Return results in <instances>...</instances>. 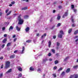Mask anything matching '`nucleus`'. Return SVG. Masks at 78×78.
Wrapping results in <instances>:
<instances>
[{"label": "nucleus", "instance_id": "obj_50", "mask_svg": "<svg viewBox=\"0 0 78 78\" xmlns=\"http://www.w3.org/2000/svg\"><path fill=\"white\" fill-rule=\"evenodd\" d=\"M53 21V17L51 18V20H50V22H52Z\"/></svg>", "mask_w": 78, "mask_h": 78}, {"label": "nucleus", "instance_id": "obj_62", "mask_svg": "<svg viewBox=\"0 0 78 78\" xmlns=\"http://www.w3.org/2000/svg\"><path fill=\"white\" fill-rule=\"evenodd\" d=\"M44 35H42L41 36V39H42V38H43V37H44Z\"/></svg>", "mask_w": 78, "mask_h": 78}, {"label": "nucleus", "instance_id": "obj_30", "mask_svg": "<svg viewBox=\"0 0 78 78\" xmlns=\"http://www.w3.org/2000/svg\"><path fill=\"white\" fill-rule=\"evenodd\" d=\"M18 76L19 77H22V75L21 73H20L18 74Z\"/></svg>", "mask_w": 78, "mask_h": 78}, {"label": "nucleus", "instance_id": "obj_25", "mask_svg": "<svg viewBox=\"0 0 78 78\" xmlns=\"http://www.w3.org/2000/svg\"><path fill=\"white\" fill-rule=\"evenodd\" d=\"M12 71V69H10L7 72V73H10Z\"/></svg>", "mask_w": 78, "mask_h": 78}, {"label": "nucleus", "instance_id": "obj_43", "mask_svg": "<svg viewBox=\"0 0 78 78\" xmlns=\"http://www.w3.org/2000/svg\"><path fill=\"white\" fill-rule=\"evenodd\" d=\"M53 76H54V78H56V74H53Z\"/></svg>", "mask_w": 78, "mask_h": 78}, {"label": "nucleus", "instance_id": "obj_58", "mask_svg": "<svg viewBox=\"0 0 78 78\" xmlns=\"http://www.w3.org/2000/svg\"><path fill=\"white\" fill-rule=\"evenodd\" d=\"M16 37V35H14L12 37L13 38H14V37Z\"/></svg>", "mask_w": 78, "mask_h": 78}, {"label": "nucleus", "instance_id": "obj_23", "mask_svg": "<svg viewBox=\"0 0 78 78\" xmlns=\"http://www.w3.org/2000/svg\"><path fill=\"white\" fill-rule=\"evenodd\" d=\"M3 73H1L0 74V77L2 78V77H3Z\"/></svg>", "mask_w": 78, "mask_h": 78}, {"label": "nucleus", "instance_id": "obj_21", "mask_svg": "<svg viewBox=\"0 0 78 78\" xmlns=\"http://www.w3.org/2000/svg\"><path fill=\"white\" fill-rule=\"evenodd\" d=\"M28 8L27 7H25L24 8L22 9V10H26V9H27Z\"/></svg>", "mask_w": 78, "mask_h": 78}, {"label": "nucleus", "instance_id": "obj_22", "mask_svg": "<svg viewBox=\"0 0 78 78\" xmlns=\"http://www.w3.org/2000/svg\"><path fill=\"white\" fill-rule=\"evenodd\" d=\"M72 29H70L69 30L68 33L69 34H70L72 32Z\"/></svg>", "mask_w": 78, "mask_h": 78}, {"label": "nucleus", "instance_id": "obj_57", "mask_svg": "<svg viewBox=\"0 0 78 78\" xmlns=\"http://www.w3.org/2000/svg\"><path fill=\"white\" fill-rule=\"evenodd\" d=\"M4 47H5V44H4L2 45V48H3Z\"/></svg>", "mask_w": 78, "mask_h": 78}, {"label": "nucleus", "instance_id": "obj_61", "mask_svg": "<svg viewBox=\"0 0 78 78\" xmlns=\"http://www.w3.org/2000/svg\"><path fill=\"white\" fill-rule=\"evenodd\" d=\"M55 12H56V10H53V13H55Z\"/></svg>", "mask_w": 78, "mask_h": 78}, {"label": "nucleus", "instance_id": "obj_36", "mask_svg": "<svg viewBox=\"0 0 78 78\" xmlns=\"http://www.w3.org/2000/svg\"><path fill=\"white\" fill-rule=\"evenodd\" d=\"M78 67V66H73V69H76V68H77Z\"/></svg>", "mask_w": 78, "mask_h": 78}, {"label": "nucleus", "instance_id": "obj_46", "mask_svg": "<svg viewBox=\"0 0 78 78\" xmlns=\"http://www.w3.org/2000/svg\"><path fill=\"white\" fill-rule=\"evenodd\" d=\"M73 10L74 11V12H76V9H73Z\"/></svg>", "mask_w": 78, "mask_h": 78}, {"label": "nucleus", "instance_id": "obj_55", "mask_svg": "<svg viewBox=\"0 0 78 78\" xmlns=\"http://www.w3.org/2000/svg\"><path fill=\"white\" fill-rule=\"evenodd\" d=\"M2 30H5V27H2Z\"/></svg>", "mask_w": 78, "mask_h": 78}, {"label": "nucleus", "instance_id": "obj_6", "mask_svg": "<svg viewBox=\"0 0 78 78\" xmlns=\"http://www.w3.org/2000/svg\"><path fill=\"white\" fill-rule=\"evenodd\" d=\"M25 30L26 32H28V31H29L30 30V27H27L26 28Z\"/></svg>", "mask_w": 78, "mask_h": 78}, {"label": "nucleus", "instance_id": "obj_1", "mask_svg": "<svg viewBox=\"0 0 78 78\" xmlns=\"http://www.w3.org/2000/svg\"><path fill=\"white\" fill-rule=\"evenodd\" d=\"M5 62V66L4 69H7L10 67V62L7 61Z\"/></svg>", "mask_w": 78, "mask_h": 78}, {"label": "nucleus", "instance_id": "obj_15", "mask_svg": "<svg viewBox=\"0 0 78 78\" xmlns=\"http://www.w3.org/2000/svg\"><path fill=\"white\" fill-rule=\"evenodd\" d=\"M69 57L68 56L66 57L64 60V61H67V60L68 59H69Z\"/></svg>", "mask_w": 78, "mask_h": 78}, {"label": "nucleus", "instance_id": "obj_3", "mask_svg": "<svg viewBox=\"0 0 78 78\" xmlns=\"http://www.w3.org/2000/svg\"><path fill=\"white\" fill-rule=\"evenodd\" d=\"M68 10H67V12H65V14L62 16V18H64L65 16H67V15H68Z\"/></svg>", "mask_w": 78, "mask_h": 78}, {"label": "nucleus", "instance_id": "obj_35", "mask_svg": "<svg viewBox=\"0 0 78 78\" xmlns=\"http://www.w3.org/2000/svg\"><path fill=\"white\" fill-rule=\"evenodd\" d=\"M9 9H7L6 10H5V13H7L9 11Z\"/></svg>", "mask_w": 78, "mask_h": 78}, {"label": "nucleus", "instance_id": "obj_31", "mask_svg": "<svg viewBox=\"0 0 78 78\" xmlns=\"http://www.w3.org/2000/svg\"><path fill=\"white\" fill-rule=\"evenodd\" d=\"M62 70V68L61 67L58 70V71L59 72V71H61V70Z\"/></svg>", "mask_w": 78, "mask_h": 78}, {"label": "nucleus", "instance_id": "obj_9", "mask_svg": "<svg viewBox=\"0 0 78 78\" xmlns=\"http://www.w3.org/2000/svg\"><path fill=\"white\" fill-rule=\"evenodd\" d=\"M70 68H68L66 70V73H69L70 72Z\"/></svg>", "mask_w": 78, "mask_h": 78}, {"label": "nucleus", "instance_id": "obj_41", "mask_svg": "<svg viewBox=\"0 0 78 78\" xmlns=\"http://www.w3.org/2000/svg\"><path fill=\"white\" fill-rule=\"evenodd\" d=\"M71 8H72V9H73V8H74V5H71Z\"/></svg>", "mask_w": 78, "mask_h": 78}, {"label": "nucleus", "instance_id": "obj_2", "mask_svg": "<svg viewBox=\"0 0 78 78\" xmlns=\"http://www.w3.org/2000/svg\"><path fill=\"white\" fill-rule=\"evenodd\" d=\"M20 16H21V15H20L19 16H18L19 21L18 24H19V25H22V24H23V20L22 19H21Z\"/></svg>", "mask_w": 78, "mask_h": 78}, {"label": "nucleus", "instance_id": "obj_20", "mask_svg": "<svg viewBox=\"0 0 78 78\" xmlns=\"http://www.w3.org/2000/svg\"><path fill=\"white\" fill-rule=\"evenodd\" d=\"M74 78H78V74H74Z\"/></svg>", "mask_w": 78, "mask_h": 78}, {"label": "nucleus", "instance_id": "obj_19", "mask_svg": "<svg viewBox=\"0 0 78 78\" xmlns=\"http://www.w3.org/2000/svg\"><path fill=\"white\" fill-rule=\"evenodd\" d=\"M31 42V40H28L26 41V42L27 43H30V42Z\"/></svg>", "mask_w": 78, "mask_h": 78}, {"label": "nucleus", "instance_id": "obj_52", "mask_svg": "<svg viewBox=\"0 0 78 78\" xmlns=\"http://www.w3.org/2000/svg\"><path fill=\"white\" fill-rule=\"evenodd\" d=\"M43 36H44V37H45V36H47V34H46V33L44 34V35H43Z\"/></svg>", "mask_w": 78, "mask_h": 78}, {"label": "nucleus", "instance_id": "obj_33", "mask_svg": "<svg viewBox=\"0 0 78 78\" xmlns=\"http://www.w3.org/2000/svg\"><path fill=\"white\" fill-rule=\"evenodd\" d=\"M61 24L60 23H58L57 25V27H60V26H61Z\"/></svg>", "mask_w": 78, "mask_h": 78}, {"label": "nucleus", "instance_id": "obj_10", "mask_svg": "<svg viewBox=\"0 0 78 78\" xmlns=\"http://www.w3.org/2000/svg\"><path fill=\"white\" fill-rule=\"evenodd\" d=\"M58 37L59 38H62V34H59L58 35Z\"/></svg>", "mask_w": 78, "mask_h": 78}, {"label": "nucleus", "instance_id": "obj_40", "mask_svg": "<svg viewBox=\"0 0 78 78\" xmlns=\"http://www.w3.org/2000/svg\"><path fill=\"white\" fill-rule=\"evenodd\" d=\"M17 51H18V50H16L14 51V53H17Z\"/></svg>", "mask_w": 78, "mask_h": 78}, {"label": "nucleus", "instance_id": "obj_11", "mask_svg": "<svg viewBox=\"0 0 78 78\" xmlns=\"http://www.w3.org/2000/svg\"><path fill=\"white\" fill-rule=\"evenodd\" d=\"M51 41H49L48 42V47L49 48L50 47V46H51Z\"/></svg>", "mask_w": 78, "mask_h": 78}, {"label": "nucleus", "instance_id": "obj_59", "mask_svg": "<svg viewBox=\"0 0 78 78\" xmlns=\"http://www.w3.org/2000/svg\"><path fill=\"white\" fill-rule=\"evenodd\" d=\"M39 33H38L36 34L37 36H39Z\"/></svg>", "mask_w": 78, "mask_h": 78}, {"label": "nucleus", "instance_id": "obj_29", "mask_svg": "<svg viewBox=\"0 0 78 78\" xmlns=\"http://www.w3.org/2000/svg\"><path fill=\"white\" fill-rule=\"evenodd\" d=\"M48 61V59L47 58H45V59H43L44 62H46V61Z\"/></svg>", "mask_w": 78, "mask_h": 78}, {"label": "nucleus", "instance_id": "obj_8", "mask_svg": "<svg viewBox=\"0 0 78 78\" xmlns=\"http://www.w3.org/2000/svg\"><path fill=\"white\" fill-rule=\"evenodd\" d=\"M16 28L17 31H20V28L18 26L16 27Z\"/></svg>", "mask_w": 78, "mask_h": 78}, {"label": "nucleus", "instance_id": "obj_7", "mask_svg": "<svg viewBox=\"0 0 78 78\" xmlns=\"http://www.w3.org/2000/svg\"><path fill=\"white\" fill-rule=\"evenodd\" d=\"M30 71H34V68H33V67L31 66L30 68Z\"/></svg>", "mask_w": 78, "mask_h": 78}, {"label": "nucleus", "instance_id": "obj_39", "mask_svg": "<svg viewBox=\"0 0 78 78\" xmlns=\"http://www.w3.org/2000/svg\"><path fill=\"white\" fill-rule=\"evenodd\" d=\"M51 51H52V52L54 53H55V50L52 49L51 50Z\"/></svg>", "mask_w": 78, "mask_h": 78}, {"label": "nucleus", "instance_id": "obj_48", "mask_svg": "<svg viewBox=\"0 0 78 78\" xmlns=\"http://www.w3.org/2000/svg\"><path fill=\"white\" fill-rule=\"evenodd\" d=\"M1 69H3V64H2L1 67Z\"/></svg>", "mask_w": 78, "mask_h": 78}, {"label": "nucleus", "instance_id": "obj_24", "mask_svg": "<svg viewBox=\"0 0 78 78\" xmlns=\"http://www.w3.org/2000/svg\"><path fill=\"white\" fill-rule=\"evenodd\" d=\"M77 33H78V30H76L74 33V34H76Z\"/></svg>", "mask_w": 78, "mask_h": 78}, {"label": "nucleus", "instance_id": "obj_44", "mask_svg": "<svg viewBox=\"0 0 78 78\" xmlns=\"http://www.w3.org/2000/svg\"><path fill=\"white\" fill-rule=\"evenodd\" d=\"M51 55V53H49L48 55V56H50Z\"/></svg>", "mask_w": 78, "mask_h": 78}, {"label": "nucleus", "instance_id": "obj_42", "mask_svg": "<svg viewBox=\"0 0 78 78\" xmlns=\"http://www.w3.org/2000/svg\"><path fill=\"white\" fill-rule=\"evenodd\" d=\"M16 40H17V38H15L13 40L14 42H16Z\"/></svg>", "mask_w": 78, "mask_h": 78}, {"label": "nucleus", "instance_id": "obj_63", "mask_svg": "<svg viewBox=\"0 0 78 78\" xmlns=\"http://www.w3.org/2000/svg\"><path fill=\"white\" fill-rule=\"evenodd\" d=\"M72 27H75V25L74 24H73L72 25Z\"/></svg>", "mask_w": 78, "mask_h": 78}, {"label": "nucleus", "instance_id": "obj_28", "mask_svg": "<svg viewBox=\"0 0 78 78\" xmlns=\"http://www.w3.org/2000/svg\"><path fill=\"white\" fill-rule=\"evenodd\" d=\"M60 33H61V34H64V32L62 30H61L60 31Z\"/></svg>", "mask_w": 78, "mask_h": 78}, {"label": "nucleus", "instance_id": "obj_18", "mask_svg": "<svg viewBox=\"0 0 78 78\" xmlns=\"http://www.w3.org/2000/svg\"><path fill=\"white\" fill-rule=\"evenodd\" d=\"M62 76H64L65 75V72L64 71H63L61 74Z\"/></svg>", "mask_w": 78, "mask_h": 78}, {"label": "nucleus", "instance_id": "obj_26", "mask_svg": "<svg viewBox=\"0 0 78 78\" xmlns=\"http://www.w3.org/2000/svg\"><path fill=\"white\" fill-rule=\"evenodd\" d=\"M11 13V11H9L8 13L7 14L6 16H9Z\"/></svg>", "mask_w": 78, "mask_h": 78}, {"label": "nucleus", "instance_id": "obj_32", "mask_svg": "<svg viewBox=\"0 0 78 78\" xmlns=\"http://www.w3.org/2000/svg\"><path fill=\"white\" fill-rule=\"evenodd\" d=\"M29 16L28 15H25L24 16V19H26V18H27V17H28Z\"/></svg>", "mask_w": 78, "mask_h": 78}, {"label": "nucleus", "instance_id": "obj_5", "mask_svg": "<svg viewBox=\"0 0 78 78\" xmlns=\"http://www.w3.org/2000/svg\"><path fill=\"white\" fill-rule=\"evenodd\" d=\"M17 69L18 70L20 71V72H21L22 71V68H21V67H20V66H18L17 67Z\"/></svg>", "mask_w": 78, "mask_h": 78}, {"label": "nucleus", "instance_id": "obj_54", "mask_svg": "<svg viewBox=\"0 0 78 78\" xmlns=\"http://www.w3.org/2000/svg\"><path fill=\"white\" fill-rule=\"evenodd\" d=\"M53 38L55 39H56V36H54L53 37Z\"/></svg>", "mask_w": 78, "mask_h": 78}, {"label": "nucleus", "instance_id": "obj_60", "mask_svg": "<svg viewBox=\"0 0 78 78\" xmlns=\"http://www.w3.org/2000/svg\"><path fill=\"white\" fill-rule=\"evenodd\" d=\"M25 0L26 2H28V0H23V1H25Z\"/></svg>", "mask_w": 78, "mask_h": 78}, {"label": "nucleus", "instance_id": "obj_45", "mask_svg": "<svg viewBox=\"0 0 78 78\" xmlns=\"http://www.w3.org/2000/svg\"><path fill=\"white\" fill-rule=\"evenodd\" d=\"M56 69H57V66H55L54 67V70H56Z\"/></svg>", "mask_w": 78, "mask_h": 78}, {"label": "nucleus", "instance_id": "obj_47", "mask_svg": "<svg viewBox=\"0 0 78 78\" xmlns=\"http://www.w3.org/2000/svg\"><path fill=\"white\" fill-rule=\"evenodd\" d=\"M3 59V57H0V59H1V60Z\"/></svg>", "mask_w": 78, "mask_h": 78}, {"label": "nucleus", "instance_id": "obj_17", "mask_svg": "<svg viewBox=\"0 0 78 78\" xmlns=\"http://www.w3.org/2000/svg\"><path fill=\"white\" fill-rule=\"evenodd\" d=\"M11 30H13V27L12 26H11L9 29V30L10 31Z\"/></svg>", "mask_w": 78, "mask_h": 78}, {"label": "nucleus", "instance_id": "obj_34", "mask_svg": "<svg viewBox=\"0 0 78 78\" xmlns=\"http://www.w3.org/2000/svg\"><path fill=\"white\" fill-rule=\"evenodd\" d=\"M60 45V43H58V42H57V47H59V46Z\"/></svg>", "mask_w": 78, "mask_h": 78}, {"label": "nucleus", "instance_id": "obj_14", "mask_svg": "<svg viewBox=\"0 0 78 78\" xmlns=\"http://www.w3.org/2000/svg\"><path fill=\"white\" fill-rule=\"evenodd\" d=\"M24 50H25V47H23L22 48V50L21 53H22V54H23V51H24Z\"/></svg>", "mask_w": 78, "mask_h": 78}, {"label": "nucleus", "instance_id": "obj_49", "mask_svg": "<svg viewBox=\"0 0 78 78\" xmlns=\"http://www.w3.org/2000/svg\"><path fill=\"white\" fill-rule=\"evenodd\" d=\"M58 8L60 9H61V8H62V6L61 5H59V6H58Z\"/></svg>", "mask_w": 78, "mask_h": 78}, {"label": "nucleus", "instance_id": "obj_53", "mask_svg": "<svg viewBox=\"0 0 78 78\" xmlns=\"http://www.w3.org/2000/svg\"><path fill=\"white\" fill-rule=\"evenodd\" d=\"M4 37H6V36H7V34H5L4 35Z\"/></svg>", "mask_w": 78, "mask_h": 78}, {"label": "nucleus", "instance_id": "obj_12", "mask_svg": "<svg viewBox=\"0 0 78 78\" xmlns=\"http://www.w3.org/2000/svg\"><path fill=\"white\" fill-rule=\"evenodd\" d=\"M60 19H61V16H59V14H58L57 19V20H59Z\"/></svg>", "mask_w": 78, "mask_h": 78}, {"label": "nucleus", "instance_id": "obj_4", "mask_svg": "<svg viewBox=\"0 0 78 78\" xmlns=\"http://www.w3.org/2000/svg\"><path fill=\"white\" fill-rule=\"evenodd\" d=\"M7 41V39L6 38H5L2 41V42L3 44H5L6 42Z\"/></svg>", "mask_w": 78, "mask_h": 78}, {"label": "nucleus", "instance_id": "obj_37", "mask_svg": "<svg viewBox=\"0 0 78 78\" xmlns=\"http://www.w3.org/2000/svg\"><path fill=\"white\" fill-rule=\"evenodd\" d=\"M11 3L12 5H14L15 4V2L13 1L11 2Z\"/></svg>", "mask_w": 78, "mask_h": 78}, {"label": "nucleus", "instance_id": "obj_13", "mask_svg": "<svg viewBox=\"0 0 78 78\" xmlns=\"http://www.w3.org/2000/svg\"><path fill=\"white\" fill-rule=\"evenodd\" d=\"M15 57V55H11L10 56V59H12L14 58Z\"/></svg>", "mask_w": 78, "mask_h": 78}, {"label": "nucleus", "instance_id": "obj_56", "mask_svg": "<svg viewBox=\"0 0 78 78\" xmlns=\"http://www.w3.org/2000/svg\"><path fill=\"white\" fill-rule=\"evenodd\" d=\"M37 70L38 71H41V69H40V68H39Z\"/></svg>", "mask_w": 78, "mask_h": 78}, {"label": "nucleus", "instance_id": "obj_16", "mask_svg": "<svg viewBox=\"0 0 78 78\" xmlns=\"http://www.w3.org/2000/svg\"><path fill=\"white\" fill-rule=\"evenodd\" d=\"M54 62L55 64H58V63H59V62H58V61L57 60H56Z\"/></svg>", "mask_w": 78, "mask_h": 78}, {"label": "nucleus", "instance_id": "obj_27", "mask_svg": "<svg viewBox=\"0 0 78 78\" xmlns=\"http://www.w3.org/2000/svg\"><path fill=\"white\" fill-rule=\"evenodd\" d=\"M11 45V43H8L7 44V47H9Z\"/></svg>", "mask_w": 78, "mask_h": 78}, {"label": "nucleus", "instance_id": "obj_64", "mask_svg": "<svg viewBox=\"0 0 78 78\" xmlns=\"http://www.w3.org/2000/svg\"><path fill=\"white\" fill-rule=\"evenodd\" d=\"M78 38L76 40L75 42H78Z\"/></svg>", "mask_w": 78, "mask_h": 78}, {"label": "nucleus", "instance_id": "obj_38", "mask_svg": "<svg viewBox=\"0 0 78 78\" xmlns=\"http://www.w3.org/2000/svg\"><path fill=\"white\" fill-rule=\"evenodd\" d=\"M55 27V25H54L51 28V30H53V29H54V28Z\"/></svg>", "mask_w": 78, "mask_h": 78}, {"label": "nucleus", "instance_id": "obj_51", "mask_svg": "<svg viewBox=\"0 0 78 78\" xmlns=\"http://www.w3.org/2000/svg\"><path fill=\"white\" fill-rule=\"evenodd\" d=\"M72 22L73 23H74V20H73V19H72Z\"/></svg>", "mask_w": 78, "mask_h": 78}]
</instances>
